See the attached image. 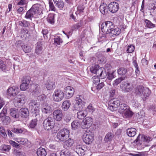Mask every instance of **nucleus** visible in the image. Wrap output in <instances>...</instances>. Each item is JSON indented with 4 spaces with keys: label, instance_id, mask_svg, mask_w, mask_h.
<instances>
[{
    "label": "nucleus",
    "instance_id": "nucleus-1",
    "mask_svg": "<svg viewBox=\"0 0 156 156\" xmlns=\"http://www.w3.org/2000/svg\"><path fill=\"white\" fill-rule=\"evenodd\" d=\"M135 93L136 95L141 97L144 100L149 97L151 91L148 88L144 87L140 85L135 88Z\"/></svg>",
    "mask_w": 156,
    "mask_h": 156
},
{
    "label": "nucleus",
    "instance_id": "nucleus-2",
    "mask_svg": "<svg viewBox=\"0 0 156 156\" xmlns=\"http://www.w3.org/2000/svg\"><path fill=\"white\" fill-rule=\"evenodd\" d=\"M101 27V30L103 33L109 34L114 28L115 25L112 22L108 21L102 23Z\"/></svg>",
    "mask_w": 156,
    "mask_h": 156
},
{
    "label": "nucleus",
    "instance_id": "nucleus-3",
    "mask_svg": "<svg viewBox=\"0 0 156 156\" xmlns=\"http://www.w3.org/2000/svg\"><path fill=\"white\" fill-rule=\"evenodd\" d=\"M26 100L25 95L23 94H19L14 98V104L16 107L20 108L25 103Z\"/></svg>",
    "mask_w": 156,
    "mask_h": 156
},
{
    "label": "nucleus",
    "instance_id": "nucleus-4",
    "mask_svg": "<svg viewBox=\"0 0 156 156\" xmlns=\"http://www.w3.org/2000/svg\"><path fill=\"white\" fill-rule=\"evenodd\" d=\"M69 132L68 129H62L57 133V138L61 141H63L69 137Z\"/></svg>",
    "mask_w": 156,
    "mask_h": 156
},
{
    "label": "nucleus",
    "instance_id": "nucleus-5",
    "mask_svg": "<svg viewBox=\"0 0 156 156\" xmlns=\"http://www.w3.org/2000/svg\"><path fill=\"white\" fill-rule=\"evenodd\" d=\"M55 122L53 118L48 117L44 120L43 123V126L45 129L49 130L53 128Z\"/></svg>",
    "mask_w": 156,
    "mask_h": 156
},
{
    "label": "nucleus",
    "instance_id": "nucleus-6",
    "mask_svg": "<svg viewBox=\"0 0 156 156\" xmlns=\"http://www.w3.org/2000/svg\"><path fill=\"white\" fill-rule=\"evenodd\" d=\"M120 101L116 98H114L110 100L108 102V108L113 112L116 111L119 106H120Z\"/></svg>",
    "mask_w": 156,
    "mask_h": 156
},
{
    "label": "nucleus",
    "instance_id": "nucleus-7",
    "mask_svg": "<svg viewBox=\"0 0 156 156\" xmlns=\"http://www.w3.org/2000/svg\"><path fill=\"white\" fill-rule=\"evenodd\" d=\"M64 97V93L60 89H56L52 95L53 100L55 102L61 101Z\"/></svg>",
    "mask_w": 156,
    "mask_h": 156
},
{
    "label": "nucleus",
    "instance_id": "nucleus-8",
    "mask_svg": "<svg viewBox=\"0 0 156 156\" xmlns=\"http://www.w3.org/2000/svg\"><path fill=\"white\" fill-rule=\"evenodd\" d=\"M94 140L93 133L89 130L86 131L83 135V141L86 144H90Z\"/></svg>",
    "mask_w": 156,
    "mask_h": 156
},
{
    "label": "nucleus",
    "instance_id": "nucleus-9",
    "mask_svg": "<svg viewBox=\"0 0 156 156\" xmlns=\"http://www.w3.org/2000/svg\"><path fill=\"white\" fill-rule=\"evenodd\" d=\"M29 108L32 112L36 113L38 112L40 108V105L36 101L31 100L29 104Z\"/></svg>",
    "mask_w": 156,
    "mask_h": 156
},
{
    "label": "nucleus",
    "instance_id": "nucleus-10",
    "mask_svg": "<svg viewBox=\"0 0 156 156\" xmlns=\"http://www.w3.org/2000/svg\"><path fill=\"white\" fill-rule=\"evenodd\" d=\"M92 124V118L90 117H87L83 119L80 126L82 128L85 129L90 127Z\"/></svg>",
    "mask_w": 156,
    "mask_h": 156
},
{
    "label": "nucleus",
    "instance_id": "nucleus-11",
    "mask_svg": "<svg viewBox=\"0 0 156 156\" xmlns=\"http://www.w3.org/2000/svg\"><path fill=\"white\" fill-rule=\"evenodd\" d=\"M53 119L56 121H60L63 117L62 110L59 109H56L52 113Z\"/></svg>",
    "mask_w": 156,
    "mask_h": 156
},
{
    "label": "nucleus",
    "instance_id": "nucleus-12",
    "mask_svg": "<svg viewBox=\"0 0 156 156\" xmlns=\"http://www.w3.org/2000/svg\"><path fill=\"white\" fill-rule=\"evenodd\" d=\"M42 113L44 114H49L51 113L53 108L51 105L47 103H44L41 108Z\"/></svg>",
    "mask_w": 156,
    "mask_h": 156
},
{
    "label": "nucleus",
    "instance_id": "nucleus-13",
    "mask_svg": "<svg viewBox=\"0 0 156 156\" xmlns=\"http://www.w3.org/2000/svg\"><path fill=\"white\" fill-rule=\"evenodd\" d=\"M109 10L112 13L116 12L119 8V5L118 3L115 2H111L108 5Z\"/></svg>",
    "mask_w": 156,
    "mask_h": 156
},
{
    "label": "nucleus",
    "instance_id": "nucleus-14",
    "mask_svg": "<svg viewBox=\"0 0 156 156\" xmlns=\"http://www.w3.org/2000/svg\"><path fill=\"white\" fill-rule=\"evenodd\" d=\"M81 96L77 95L76 98V103L75 106L76 109L77 110H80L83 108V102L82 101V100L80 98Z\"/></svg>",
    "mask_w": 156,
    "mask_h": 156
},
{
    "label": "nucleus",
    "instance_id": "nucleus-15",
    "mask_svg": "<svg viewBox=\"0 0 156 156\" xmlns=\"http://www.w3.org/2000/svg\"><path fill=\"white\" fill-rule=\"evenodd\" d=\"M41 7V5L39 4H35L30 9L34 15H37L40 14L42 12Z\"/></svg>",
    "mask_w": 156,
    "mask_h": 156
},
{
    "label": "nucleus",
    "instance_id": "nucleus-16",
    "mask_svg": "<svg viewBox=\"0 0 156 156\" xmlns=\"http://www.w3.org/2000/svg\"><path fill=\"white\" fill-rule=\"evenodd\" d=\"M19 88L16 86H13L9 88L7 90V94L11 96H15L18 93Z\"/></svg>",
    "mask_w": 156,
    "mask_h": 156
},
{
    "label": "nucleus",
    "instance_id": "nucleus-17",
    "mask_svg": "<svg viewBox=\"0 0 156 156\" xmlns=\"http://www.w3.org/2000/svg\"><path fill=\"white\" fill-rule=\"evenodd\" d=\"M107 75L105 69L103 67L100 68L98 71L97 76L101 79L105 78Z\"/></svg>",
    "mask_w": 156,
    "mask_h": 156
},
{
    "label": "nucleus",
    "instance_id": "nucleus-18",
    "mask_svg": "<svg viewBox=\"0 0 156 156\" xmlns=\"http://www.w3.org/2000/svg\"><path fill=\"white\" fill-rule=\"evenodd\" d=\"M100 11L103 14H105L108 13L109 9L108 5L105 3H103L101 4L99 7Z\"/></svg>",
    "mask_w": 156,
    "mask_h": 156
},
{
    "label": "nucleus",
    "instance_id": "nucleus-19",
    "mask_svg": "<svg viewBox=\"0 0 156 156\" xmlns=\"http://www.w3.org/2000/svg\"><path fill=\"white\" fill-rule=\"evenodd\" d=\"M45 87L48 90L54 89L55 87V82L54 81L48 80L46 83Z\"/></svg>",
    "mask_w": 156,
    "mask_h": 156
},
{
    "label": "nucleus",
    "instance_id": "nucleus-20",
    "mask_svg": "<svg viewBox=\"0 0 156 156\" xmlns=\"http://www.w3.org/2000/svg\"><path fill=\"white\" fill-rule=\"evenodd\" d=\"M74 142L73 139L69 138L64 143V147L66 149H68L73 146Z\"/></svg>",
    "mask_w": 156,
    "mask_h": 156
},
{
    "label": "nucleus",
    "instance_id": "nucleus-21",
    "mask_svg": "<svg viewBox=\"0 0 156 156\" xmlns=\"http://www.w3.org/2000/svg\"><path fill=\"white\" fill-rule=\"evenodd\" d=\"M74 150L79 155H83L85 154V150L80 145H77L75 147Z\"/></svg>",
    "mask_w": 156,
    "mask_h": 156
},
{
    "label": "nucleus",
    "instance_id": "nucleus-22",
    "mask_svg": "<svg viewBox=\"0 0 156 156\" xmlns=\"http://www.w3.org/2000/svg\"><path fill=\"white\" fill-rule=\"evenodd\" d=\"M43 48L41 43L40 42H37L35 49V53L37 55H41L43 52Z\"/></svg>",
    "mask_w": 156,
    "mask_h": 156
},
{
    "label": "nucleus",
    "instance_id": "nucleus-23",
    "mask_svg": "<svg viewBox=\"0 0 156 156\" xmlns=\"http://www.w3.org/2000/svg\"><path fill=\"white\" fill-rule=\"evenodd\" d=\"M10 114L14 118H18L19 117L18 111L15 108H12L10 109Z\"/></svg>",
    "mask_w": 156,
    "mask_h": 156
},
{
    "label": "nucleus",
    "instance_id": "nucleus-24",
    "mask_svg": "<svg viewBox=\"0 0 156 156\" xmlns=\"http://www.w3.org/2000/svg\"><path fill=\"white\" fill-rule=\"evenodd\" d=\"M71 105V103L69 100H66L64 101L62 103V109L64 111H67Z\"/></svg>",
    "mask_w": 156,
    "mask_h": 156
},
{
    "label": "nucleus",
    "instance_id": "nucleus-25",
    "mask_svg": "<svg viewBox=\"0 0 156 156\" xmlns=\"http://www.w3.org/2000/svg\"><path fill=\"white\" fill-rule=\"evenodd\" d=\"M129 108V107L126 104H121L118 109V112L121 114H122L126 110H128Z\"/></svg>",
    "mask_w": 156,
    "mask_h": 156
},
{
    "label": "nucleus",
    "instance_id": "nucleus-26",
    "mask_svg": "<svg viewBox=\"0 0 156 156\" xmlns=\"http://www.w3.org/2000/svg\"><path fill=\"white\" fill-rule=\"evenodd\" d=\"M136 129L134 128H128L126 130L127 135L129 136L133 137L136 134Z\"/></svg>",
    "mask_w": 156,
    "mask_h": 156
},
{
    "label": "nucleus",
    "instance_id": "nucleus-27",
    "mask_svg": "<svg viewBox=\"0 0 156 156\" xmlns=\"http://www.w3.org/2000/svg\"><path fill=\"white\" fill-rule=\"evenodd\" d=\"M114 136L113 133L111 132H108L105 136L104 140L106 142H110L112 140Z\"/></svg>",
    "mask_w": 156,
    "mask_h": 156
},
{
    "label": "nucleus",
    "instance_id": "nucleus-28",
    "mask_svg": "<svg viewBox=\"0 0 156 156\" xmlns=\"http://www.w3.org/2000/svg\"><path fill=\"white\" fill-rule=\"evenodd\" d=\"M117 72L118 74L121 76H126L127 70L125 68L121 67H119L117 69Z\"/></svg>",
    "mask_w": 156,
    "mask_h": 156
},
{
    "label": "nucleus",
    "instance_id": "nucleus-29",
    "mask_svg": "<svg viewBox=\"0 0 156 156\" xmlns=\"http://www.w3.org/2000/svg\"><path fill=\"white\" fill-rule=\"evenodd\" d=\"M37 156H46L47 154L45 149L41 147L37 149Z\"/></svg>",
    "mask_w": 156,
    "mask_h": 156
},
{
    "label": "nucleus",
    "instance_id": "nucleus-30",
    "mask_svg": "<svg viewBox=\"0 0 156 156\" xmlns=\"http://www.w3.org/2000/svg\"><path fill=\"white\" fill-rule=\"evenodd\" d=\"M53 1L55 5L58 8L61 9L64 7V4L62 0H53Z\"/></svg>",
    "mask_w": 156,
    "mask_h": 156
},
{
    "label": "nucleus",
    "instance_id": "nucleus-31",
    "mask_svg": "<svg viewBox=\"0 0 156 156\" xmlns=\"http://www.w3.org/2000/svg\"><path fill=\"white\" fill-rule=\"evenodd\" d=\"M129 108L125 112L122 114V117L124 118H127L131 117L133 115V112L129 110Z\"/></svg>",
    "mask_w": 156,
    "mask_h": 156
},
{
    "label": "nucleus",
    "instance_id": "nucleus-32",
    "mask_svg": "<svg viewBox=\"0 0 156 156\" xmlns=\"http://www.w3.org/2000/svg\"><path fill=\"white\" fill-rule=\"evenodd\" d=\"M55 14L53 13L49 14L47 17V21L51 24H53L55 22Z\"/></svg>",
    "mask_w": 156,
    "mask_h": 156
},
{
    "label": "nucleus",
    "instance_id": "nucleus-33",
    "mask_svg": "<svg viewBox=\"0 0 156 156\" xmlns=\"http://www.w3.org/2000/svg\"><path fill=\"white\" fill-rule=\"evenodd\" d=\"M121 32L120 30L118 27L115 28L114 27L113 29H112V30L110 32L109 34H111V36H113V35H119Z\"/></svg>",
    "mask_w": 156,
    "mask_h": 156
},
{
    "label": "nucleus",
    "instance_id": "nucleus-34",
    "mask_svg": "<svg viewBox=\"0 0 156 156\" xmlns=\"http://www.w3.org/2000/svg\"><path fill=\"white\" fill-rule=\"evenodd\" d=\"M87 115V112L86 110H83L78 112L77 113V117L80 119L84 118Z\"/></svg>",
    "mask_w": 156,
    "mask_h": 156
},
{
    "label": "nucleus",
    "instance_id": "nucleus-35",
    "mask_svg": "<svg viewBox=\"0 0 156 156\" xmlns=\"http://www.w3.org/2000/svg\"><path fill=\"white\" fill-rule=\"evenodd\" d=\"M123 88L126 92H129L131 91L133 88V87L129 83H124Z\"/></svg>",
    "mask_w": 156,
    "mask_h": 156
},
{
    "label": "nucleus",
    "instance_id": "nucleus-36",
    "mask_svg": "<svg viewBox=\"0 0 156 156\" xmlns=\"http://www.w3.org/2000/svg\"><path fill=\"white\" fill-rule=\"evenodd\" d=\"M18 143L22 144H27L28 140L27 138H17L15 140Z\"/></svg>",
    "mask_w": 156,
    "mask_h": 156
},
{
    "label": "nucleus",
    "instance_id": "nucleus-37",
    "mask_svg": "<svg viewBox=\"0 0 156 156\" xmlns=\"http://www.w3.org/2000/svg\"><path fill=\"white\" fill-rule=\"evenodd\" d=\"M20 111L22 117L26 118L29 116V112L27 108H22Z\"/></svg>",
    "mask_w": 156,
    "mask_h": 156
},
{
    "label": "nucleus",
    "instance_id": "nucleus-38",
    "mask_svg": "<svg viewBox=\"0 0 156 156\" xmlns=\"http://www.w3.org/2000/svg\"><path fill=\"white\" fill-rule=\"evenodd\" d=\"M80 124V122L78 120H76L73 121L71 124L72 129H78Z\"/></svg>",
    "mask_w": 156,
    "mask_h": 156
},
{
    "label": "nucleus",
    "instance_id": "nucleus-39",
    "mask_svg": "<svg viewBox=\"0 0 156 156\" xmlns=\"http://www.w3.org/2000/svg\"><path fill=\"white\" fill-rule=\"evenodd\" d=\"M99 68V66L98 65H96L91 66L90 68V70L91 73L96 74L97 75L98 71Z\"/></svg>",
    "mask_w": 156,
    "mask_h": 156
},
{
    "label": "nucleus",
    "instance_id": "nucleus-40",
    "mask_svg": "<svg viewBox=\"0 0 156 156\" xmlns=\"http://www.w3.org/2000/svg\"><path fill=\"white\" fill-rule=\"evenodd\" d=\"M0 68L3 72H5L6 69V66L5 63L3 58L0 57Z\"/></svg>",
    "mask_w": 156,
    "mask_h": 156
},
{
    "label": "nucleus",
    "instance_id": "nucleus-41",
    "mask_svg": "<svg viewBox=\"0 0 156 156\" xmlns=\"http://www.w3.org/2000/svg\"><path fill=\"white\" fill-rule=\"evenodd\" d=\"M54 40V44L56 45H60L61 43L62 42V39L58 36H55Z\"/></svg>",
    "mask_w": 156,
    "mask_h": 156
},
{
    "label": "nucleus",
    "instance_id": "nucleus-42",
    "mask_svg": "<svg viewBox=\"0 0 156 156\" xmlns=\"http://www.w3.org/2000/svg\"><path fill=\"white\" fill-rule=\"evenodd\" d=\"M34 15L31 10L30 9L26 12L25 18L27 19H30L31 20L32 18L34 17Z\"/></svg>",
    "mask_w": 156,
    "mask_h": 156
},
{
    "label": "nucleus",
    "instance_id": "nucleus-43",
    "mask_svg": "<svg viewBox=\"0 0 156 156\" xmlns=\"http://www.w3.org/2000/svg\"><path fill=\"white\" fill-rule=\"evenodd\" d=\"M144 24H146L147 27L149 28H153L155 27V25L152 23L150 20H145Z\"/></svg>",
    "mask_w": 156,
    "mask_h": 156
},
{
    "label": "nucleus",
    "instance_id": "nucleus-44",
    "mask_svg": "<svg viewBox=\"0 0 156 156\" xmlns=\"http://www.w3.org/2000/svg\"><path fill=\"white\" fill-rule=\"evenodd\" d=\"M19 24L22 27H28L30 25V23L26 20H23L19 22Z\"/></svg>",
    "mask_w": 156,
    "mask_h": 156
},
{
    "label": "nucleus",
    "instance_id": "nucleus-45",
    "mask_svg": "<svg viewBox=\"0 0 156 156\" xmlns=\"http://www.w3.org/2000/svg\"><path fill=\"white\" fill-rule=\"evenodd\" d=\"M141 136V141H143L144 142L148 143L149 142L152 140L151 138L149 136H146L144 135Z\"/></svg>",
    "mask_w": 156,
    "mask_h": 156
},
{
    "label": "nucleus",
    "instance_id": "nucleus-46",
    "mask_svg": "<svg viewBox=\"0 0 156 156\" xmlns=\"http://www.w3.org/2000/svg\"><path fill=\"white\" fill-rule=\"evenodd\" d=\"M37 120L36 119H32L30 121L29 126L32 128H34L37 125Z\"/></svg>",
    "mask_w": 156,
    "mask_h": 156
},
{
    "label": "nucleus",
    "instance_id": "nucleus-47",
    "mask_svg": "<svg viewBox=\"0 0 156 156\" xmlns=\"http://www.w3.org/2000/svg\"><path fill=\"white\" fill-rule=\"evenodd\" d=\"M125 77H121L115 80L113 83V85L114 86H117L121 82L124 80Z\"/></svg>",
    "mask_w": 156,
    "mask_h": 156
},
{
    "label": "nucleus",
    "instance_id": "nucleus-48",
    "mask_svg": "<svg viewBox=\"0 0 156 156\" xmlns=\"http://www.w3.org/2000/svg\"><path fill=\"white\" fill-rule=\"evenodd\" d=\"M1 120L4 124L7 125L10 122V118L9 116H6L4 118L1 119Z\"/></svg>",
    "mask_w": 156,
    "mask_h": 156
},
{
    "label": "nucleus",
    "instance_id": "nucleus-49",
    "mask_svg": "<svg viewBox=\"0 0 156 156\" xmlns=\"http://www.w3.org/2000/svg\"><path fill=\"white\" fill-rule=\"evenodd\" d=\"M22 49H23V51L25 53H29L31 51V48L29 46L27 45H24V46H21Z\"/></svg>",
    "mask_w": 156,
    "mask_h": 156
},
{
    "label": "nucleus",
    "instance_id": "nucleus-50",
    "mask_svg": "<svg viewBox=\"0 0 156 156\" xmlns=\"http://www.w3.org/2000/svg\"><path fill=\"white\" fill-rule=\"evenodd\" d=\"M135 49V46L133 44L128 45L127 46L126 51L127 53H131L133 52Z\"/></svg>",
    "mask_w": 156,
    "mask_h": 156
},
{
    "label": "nucleus",
    "instance_id": "nucleus-51",
    "mask_svg": "<svg viewBox=\"0 0 156 156\" xmlns=\"http://www.w3.org/2000/svg\"><path fill=\"white\" fill-rule=\"evenodd\" d=\"M29 83L23 82L20 85V89L22 90H25L28 87V85Z\"/></svg>",
    "mask_w": 156,
    "mask_h": 156
},
{
    "label": "nucleus",
    "instance_id": "nucleus-52",
    "mask_svg": "<svg viewBox=\"0 0 156 156\" xmlns=\"http://www.w3.org/2000/svg\"><path fill=\"white\" fill-rule=\"evenodd\" d=\"M81 26V23H78L73 25L71 27V30L73 31L76 30Z\"/></svg>",
    "mask_w": 156,
    "mask_h": 156
},
{
    "label": "nucleus",
    "instance_id": "nucleus-53",
    "mask_svg": "<svg viewBox=\"0 0 156 156\" xmlns=\"http://www.w3.org/2000/svg\"><path fill=\"white\" fill-rule=\"evenodd\" d=\"M48 4L50 9H51V11H53L54 12L56 11V9L53 3L51 0H49Z\"/></svg>",
    "mask_w": 156,
    "mask_h": 156
},
{
    "label": "nucleus",
    "instance_id": "nucleus-54",
    "mask_svg": "<svg viewBox=\"0 0 156 156\" xmlns=\"http://www.w3.org/2000/svg\"><path fill=\"white\" fill-rule=\"evenodd\" d=\"M70 154L69 152L67 149L62 151L60 154L61 156H69Z\"/></svg>",
    "mask_w": 156,
    "mask_h": 156
},
{
    "label": "nucleus",
    "instance_id": "nucleus-55",
    "mask_svg": "<svg viewBox=\"0 0 156 156\" xmlns=\"http://www.w3.org/2000/svg\"><path fill=\"white\" fill-rule=\"evenodd\" d=\"M31 78L29 76H25L23 77L22 79L23 82L29 83L30 81Z\"/></svg>",
    "mask_w": 156,
    "mask_h": 156
},
{
    "label": "nucleus",
    "instance_id": "nucleus-56",
    "mask_svg": "<svg viewBox=\"0 0 156 156\" xmlns=\"http://www.w3.org/2000/svg\"><path fill=\"white\" fill-rule=\"evenodd\" d=\"M1 148L2 150L7 152H8L11 149L10 146L6 145H2Z\"/></svg>",
    "mask_w": 156,
    "mask_h": 156
},
{
    "label": "nucleus",
    "instance_id": "nucleus-57",
    "mask_svg": "<svg viewBox=\"0 0 156 156\" xmlns=\"http://www.w3.org/2000/svg\"><path fill=\"white\" fill-rule=\"evenodd\" d=\"M84 9V7L83 5L81 4L79 5L77 7V12L78 13L82 12Z\"/></svg>",
    "mask_w": 156,
    "mask_h": 156
},
{
    "label": "nucleus",
    "instance_id": "nucleus-58",
    "mask_svg": "<svg viewBox=\"0 0 156 156\" xmlns=\"http://www.w3.org/2000/svg\"><path fill=\"white\" fill-rule=\"evenodd\" d=\"M0 133L2 136L5 138L7 136L6 134L5 133V130L3 127H0Z\"/></svg>",
    "mask_w": 156,
    "mask_h": 156
},
{
    "label": "nucleus",
    "instance_id": "nucleus-59",
    "mask_svg": "<svg viewBox=\"0 0 156 156\" xmlns=\"http://www.w3.org/2000/svg\"><path fill=\"white\" fill-rule=\"evenodd\" d=\"M14 154L16 156H23V153L19 150L15 149L13 151Z\"/></svg>",
    "mask_w": 156,
    "mask_h": 156
},
{
    "label": "nucleus",
    "instance_id": "nucleus-60",
    "mask_svg": "<svg viewBox=\"0 0 156 156\" xmlns=\"http://www.w3.org/2000/svg\"><path fill=\"white\" fill-rule=\"evenodd\" d=\"M64 90L66 92H68L69 93L71 92V91L74 92V88L71 86H67L65 88Z\"/></svg>",
    "mask_w": 156,
    "mask_h": 156
},
{
    "label": "nucleus",
    "instance_id": "nucleus-61",
    "mask_svg": "<svg viewBox=\"0 0 156 156\" xmlns=\"http://www.w3.org/2000/svg\"><path fill=\"white\" fill-rule=\"evenodd\" d=\"M27 2L26 0H20L17 3V5H25V7L27 6Z\"/></svg>",
    "mask_w": 156,
    "mask_h": 156
},
{
    "label": "nucleus",
    "instance_id": "nucleus-62",
    "mask_svg": "<svg viewBox=\"0 0 156 156\" xmlns=\"http://www.w3.org/2000/svg\"><path fill=\"white\" fill-rule=\"evenodd\" d=\"M12 131L16 133H21L23 132V130L22 129L14 128Z\"/></svg>",
    "mask_w": 156,
    "mask_h": 156
},
{
    "label": "nucleus",
    "instance_id": "nucleus-63",
    "mask_svg": "<svg viewBox=\"0 0 156 156\" xmlns=\"http://www.w3.org/2000/svg\"><path fill=\"white\" fill-rule=\"evenodd\" d=\"M100 78L97 76L93 77L92 79L93 80V83L95 85H97L98 82L100 81Z\"/></svg>",
    "mask_w": 156,
    "mask_h": 156
},
{
    "label": "nucleus",
    "instance_id": "nucleus-64",
    "mask_svg": "<svg viewBox=\"0 0 156 156\" xmlns=\"http://www.w3.org/2000/svg\"><path fill=\"white\" fill-rule=\"evenodd\" d=\"M41 90L35 91H32V95L34 96V97H38L41 95Z\"/></svg>",
    "mask_w": 156,
    "mask_h": 156
}]
</instances>
